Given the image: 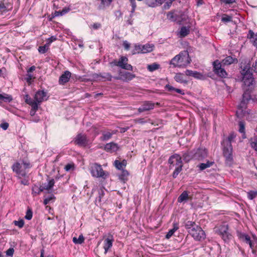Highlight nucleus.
<instances>
[{"instance_id": "31", "label": "nucleus", "mask_w": 257, "mask_h": 257, "mask_svg": "<svg viewBox=\"0 0 257 257\" xmlns=\"http://www.w3.org/2000/svg\"><path fill=\"white\" fill-rule=\"evenodd\" d=\"M154 45L153 44H146L142 46V53L150 52L153 50Z\"/></svg>"}, {"instance_id": "32", "label": "nucleus", "mask_w": 257, "mask_h": 257, "mask_svg": "<svg viewBox=\"0 0 257 257\" xmlns=\"http://www.w3.org/2000/svg\"><path fill=\"white\" fill-rule=\"evenodd\" d=\"M13 98L11 95L3 93H0V101L6 102H10L12 100Z\"/></svg>"}, {"instance_id": "26", "label": "nucleus", "mask_w": 257, "mask_h": 257, "mask_svg": "<svg viewBox=\"0 0 257 257\" xmlns=\"http://www.w3.org/2000/svg\"><path fill=\"white\" fill-rule=\"evenodd\" d=\"M117 149H118V147H117V144H116L113 142L106 144L104 147V149L107 152H110V151L115 152V151H117Z\"/></svg>"}, {"instance_id": "11", "label": "nucleus", "mask_w": 257, "mask_h": 257, "mask_svg": "<svg viewBox=\"0 0 257 257\" xmlns=\"http://www.w3.org/2000/svg\"><path fill=\"white\" fill-rule=\"evenodd\" d=\"M74 143L80 147H85L88 144L86 136L81 134H78L74 139Z\"/></svg>"}, {"instance_id": "61", "label": "nucleus", "mask_w": 257, "mask_h": 257, "mask_svg": "<svg viewBox=\"0 0 257 257\" xmlns=\"http://www.w3.org/2000/svg\"><path fill=\"white\" fill-rule=\"evenodd\" d=\"M7 11V7L4 3H0V12H5Z\"/></svg>"}, {"instance_id": "55", "label": "nucleus", "mask_w": 257, "mask_h": 257, "mask_svg": "<svg viewBox=\"0 0 257 257\" xmlns=\"http://www.w3.org/2000/svg\"><path fill=\"white\" fill-rule=\"evenodd\" d=\"M55 196H54V195H51L50 196L47 197V198H46L44 200V204L45 205H47L48 204V203H49L50 201L54 199H55Z\"/></svg>"}, {"instance_id": "51", "label": "nucleus", "mask_w": 257, "mask_h": 257, "mask_svg": "<svg viewBox=\"0 0 257 257\" xmlns=\"http://www.w3.org/2000/svg\"><path fill=\"white\" fill-rule=\"evenodd\" d=\"M27 98L26 99V102L29 104L32 107L33 106L34 104H38L37 101L35 100H33L32 98L30 97H28V95H27Z\"/></svg>"}, {"instance_id": "48", "label": "nucleus", "mask_w": 257, "mask_h": 257, "mask_svg": "<svg viewBox=\"0 0 257 257\" xmlns=\"http://www.w3.org/2000/svg\"><path fill=\"white\" fill-rule=\"evenodd\" d=\"M114 166L115 167V168L119 170H122L123 169V167H122L121 165V163L118 160H115L114 162Z\"/></svg>"}, {"instance_id": "45", "label": "nucleus", "mask_w": 257, "mask_h": 257, "mask_svg": "<svg viewBox=\"0 0 257 257\" xmlns=\"http://www.w3.org/2000/svg\"><path fill=\"white\" fill-rule=\"evenodd\" d=\"M13 223L16 226H18L20 228H22L24 225V221L22 219H21L18 221L15 220L14 221Z\"/></svg>"}, {"instance_id": "29", "label": "nucleus", "mask_w": 257, "mask_h": 257, "mask_svg": "<svg viewBox=\"0 0 257 257\" xmlns=\"http://www.w3.org/2000/svg\"><path fill=\"white\" fill-rule=\"evenodd\" d=\"M179 228L178 223L177 222L173 223V228L169 230L166 235V238L169 239L174 233V232Z\"/></svg>"}, {"instance_id": "33", "label": "nucleus", "mask_w": 257, "mask_h": 257, "mask_svg": "<svg viewBox=\"0 0 257 257\" xmlns=\"http://www.w3.org/2000/svg\"><path fill=\"white\" fill-rule=\"evenodd\" d=\"M214 162L207 161L205 163H201L198 167L199 168L200 171H203L205 169L209 168L213 165Z\"/></svg>"}, {"instance_id": "1", "label": "nucleus", "mask_w": 257, "mask_h": 257, "mask_svg": "<svg viewBox=\"0 0 257 257\" xmlns=\"http://www.w3.org/2000/svg\"><path fill=\"white\" fill-rule=\"evenodd\" d=\"M235 137L236 136L234 133H231L221 143L223 146V154L225 158V162L229 165H231L233 161L231 142Z\"/></svg>"}, {"instance_id": "39", "label": "nucleus", "mask_w": 257, "mask_h": 257, "mask_svg": "<svg viewBox=\"0 0 257 257\" xmlns=\"http://www.w3.org/2000/svg\"><path fill=\"white\" fill-rule=\"evenodd\" d=\"M112 134L109 132H103L102 136L100 138V140L103 141H107L112 137Z\"/></svg>"}, {"instance_id": "23", "label": "nucleus", "mask_w": 257, "mask_h": 257, "mask_svg": "<svg viewBox=\"0 0 257 257\" xmlns=\"http://www.w3.org/2000/svg\"><path fill=\"white\" fill-rule=\"evenodd\" d=\"M174 78L176 82L179 83L187 84L188 82L185 78L184 74L182 73H176Z\"/></svg>"}, {"instance_id": "49", "label": "nucleus", "mask_w": 257, "mask_h": 257, "mask_svg": "<svg viewBox=\"0 0 257 257\" xmlns=\"http://www.w3.org/2000/svg\"><path fill=\"white\" fill-rule=\"evenodd\" d=\"M250 144L251 148H253L255 151H257V139H254L253 140L251 139Z\"/></svg>"}, {"instance_id": "4", "label": "nucleus", "mask_w": 257, "mask_h": 257, "mask_svg": "<svg viewBox=\"0 0 257 257\" xmlns=\"http://www.w3.org/2000/svg\"><path fill=\"white\" fill-rule=\"evenodd\" d=\"M170 161L172 163H175V169L172 174L173 178H177L179 173L182 171L183 167V162L182 158L179 155L174 154L170 156Z\"/></svg>"}, {"instance_id": "64", "label": "nucleus", "mask_w": 257, "mask_h": 257, "mask_svg": "<svg viewBox=\"0 0 257 257\" xmlns=\"http://www.w3.org/2000/svg\"><path fill=\"white\" fill-rule=\"evenodd\" d=\"M101 27V24H100V23H94V24L92 25V28H93V29H94V30L98 29H99Z\"/></svg>"}, {"instance_id": "3", "label": "nucleus", "mask_w": 257, "mask_h": 257, "mask_svg": "<svg viewBox=\"0 0 257 257\" xmlns=\"http://www.w3.org/2000/svg\"><path fill=\"white\" fill-rule=\"evenodd\" d=\"M250 65L249 64H247L241 71V74L242 75V80L244 84L247 86L252 85L254 81Z\"/></svg>"}, {"instance_id": "54", "label": "nucleus", "mask_w": 257, "mask_h": 257, "mask_svg": "<svg viewBox=\"0 0 257 257\" xmlns=\"http://www.w3.org/2000/svg\"><path fill=\"white\" fill-rule=\"evenodd\" d=\"M57 40V38L56 36H51L50 38H49L46 42V44L48 45L49 46L50 45V44L54 41H56Z\"/></svg>"}, {"instance_id": "6", "label": "nucleus", "mask_w": 257, "mask_h": 257, "mask_svg": "<svg viewBox=\"0 0 257 257\" xmlns=\"http://www.w3.org/2000/svg\"><path fill=\"white\" fill-rule=\"evenodd\" d=\"M193 238L197 241H201L205 239L206 235L204 230L202 228L197 226L196 227H193V229L189 230V233Z\"/></svg>"}, {"instance_id": "35", "label": "nucleus", "mask_w": 257, "mask_h": 257, "mask_svg": "<svg viewBox=\"0 0 257 257\" xmlns=\"http://www.w3.org/2000/svg\"><path fill=\"white\" fill-rule=\"evenodd\" d=\"M188 199V194L187 191H183L178 198V202L181 203L186 201Z\"/></svg>"}, {"instance_id": "47", "label": "nucleus", "mask_w": 257, "mask_h": 257, "mask_svg": "<svg viewBox=\"0 0 257 257\" xmlns=\"http://www.w3.org/2000/svg\"><path fill=\"white\" fill-rule=\"evenodd\" d=\"M33 216V212L30 208H29L26 212V214L25 216V219L27 220H31Z\"/></svg>"}, {"instance_id": "59", "label": "nucleus", "mask_w": 257, "mask_h": 257, "mask_svg": "<svg viewBox=\"0 0 257 257\" xmlns=\"http://www.w3.org/2000/svg\"><path fill=\"white\" fill-rule=\"evenodd\" d=\"M250 70L257 73V59L253 63L252 68H250Z\"/></svg>"}, {"instance_id": "21", "label": "nucleus", "mask_w": 257, "mask_h": 257, "mask_svg": "<svg viewBox=\"0 0 257 257\" xmlns=\"http://www.w3.org/2000/svg\"><path fill=\"white\" fill-rule=\"evenodd\" d=\"M165 0H144L145 3L149 7L155 8L161 5Z\"/></svg>"}, {"instance_id": "34", "label": "nucleus", "mask_w": 257, "mask_h": 257, "mask_svg": "<svg viewBox=\"0 0 257 257\" xmlns=\"http://www.w3.org/2000/svg\"><path fill=\"white\" fill-rule=\"evenodd\" d=\"M189 32L190 30L189 28L183 26L181 27L179 32L180 36L182 38L185 37L189 34Z\"/></svg>"}, {"instance_id": "36", "label": "nucleus", "mask_w": 257, "mask_h": 257, "mask_svg": "<svg viewBox=\"0 0 257 257\" xmlns=\"http://www.w3.org/2000/svg\"><path fill=\"white\" fill-rule=\"evenodd\" d=\"M198 225L196 224L195 222L191 221H187L185 223V227L186 229L188 230V232L189 233V230L193 229V227H196Z\"/></svg>"}, {"instance_id": "58", "label": "nucleus", "mask_w": 257, "mask_h": 257, "mask_svg": "<svg viewBox=\"0 0 257 257\" xmlns=\"http://www.w3.org/2000/svg\"><path fill=\"white\" fill-rule=\"evenodd\" d=\"M122 69L127 70H133V66L131 64H127L126 62L125 65L122 67Z\"/></svg>"}, {"instance_id": "18", "label": "nucleus", "mask_w": 257, "mask_h": 257, "mask_svg": "<svg viewBox=\"0 0 257 257\" xmlns=\"http://www.w3.org/2000/svg\"><path fill=\"white\" fill-rule=\"evenodd\" d=\"M155 103L150 101H145L141 107L138 109L139 113L153 109L154 108Z\"/></svg>"}, {"instance_id": "50", "label": "nucleus", "mask_w": 257, "mask_h": 257, "mask_svg": "<svg viewBox=\"0 0 257 257\" xmlns=\"http://www.w3.org/2000/svg\"><path fill=\"white\" fill-rule=\"evenodd\" d=\"M239 133H244L245 131V122L243 121H240L238 123Z\"/></svg>"}, {"instance_id": "37", "label": "nucleus", "mask_w": 257, "mask_h": 257, "mask_svg": "<svg viewBox=\"0 0 257 257\" xmlns=\"http://www.w3.org/2000/svg\"><path fill=\"white\" fill-rule=\"evenodd\" d=\"M128 59L125 56H121L119 58V59L117 63V66L120 67L121 68H122V67L127 62Z\"/></svg>"}, {"instance_id": "40", "label": "nucleus", "mask_w": 257, "mask_h": 257, "mask_svg": "<svg viewBox=\"0 0 257 257\" xmlns=\"http://www.w3.org/2000/svg\"><path fill=\"white\" fill-rule=\"evenodd\" d=\"M160 65L157 63H153L150 65H148L147 67L148 70L150 72H153L156 70H157L160 68Z\"/></svg>"}, {"instance_id": "15", "label": "nucleus", "mask_w": 257, "mask_h": 257, "mask_svg": "<svg viewBox=\"0 0 257 257\" xmlns=\"http://www.w3.org/2000/svg\"><path fill=\"white\" fill-rule=\"evenodd\" d=\"M185 15L183 13L174 14L172 12H169L167 14V18L168 19L173 21H180V18L182 20L185 19Z\"/></svg>"}, {"instance_id": "27", "label": "nucleus", "mask_w": 257, "mask_h": 257, "mask_svg": "<svg viewBox=\"0 0 257 257\" xmlns=\"http://www.w3.org/2000/svg\"><path fill=\"white\" fill-rule=\"evenodd\" d=\"M128 175L129 173L127 170H122L121 173L118 175V178L120 181L125 183L128 180Z\"/></svg>"}, {"instance_id": "9", "label": "nucleus", "mask_w": 257, "mask_h": 257, "mask_svg": "<svg viewBox=\"0 0 257 257\" xmlns=\"http://www.w3.org/2000/svg\"><path fill=\"white\" fill-rule=\"evenodd\" d=\"M228 225H221L216 230L217 233L221 237L224 241H228L231 237V235L228 231Z\"/></svg>"}, {"instance_id": "14", "label": "nucleus", "mask_w": 257, "mask_h": 257, "mask_svg": "<svg viewBox=\"0 0 257 257\" xmlns=\"http://www.w3.org/2000/svg\"><path fill=\"white\" fill-rule=\"evenodd\" d=\"M12 168L14 172L21 177H25L27 174L26 171L22 169V166L19 162L14 163Z\"/></svg>"}, {"instance_id": "30", "label": "nucleus", "mask_w": 257, "mask_h": 257, "mask_svg": "<svg viewBox=\"0 0 257 257\" xmlns=\"http://www.w3.org/2000/svg\"><path fill=\"white\" fill-rule=\"evenodd\" d=\"M165 88L169 92H172L173 91H174L181 95H184L185 93L184 92V91L183 90H181L179 88H176L174 87L173 86L169 85L167 84Z\"/></svg>"}, {"instance_id": "62", "label": "nucleus", "mask_w": 257, "mask_h": 257, "mask_svg": "<svg viewBox=\"0 0 257 257\" xmlns=\"http://www.w3.org/2000/svg\"><path fill=\"white\" fill-rule=\"evenodd\" d=\"M54 184L55 181L53 179L50 180L48 183H47V184L48 185V188H50V189H51L54 186Z\"/></svg>"}, {"instance_id": "60", "label": "nucleus", "mask_w": 257, "mask_h": 257, "mask_svg": "<svg viewBox=\"0 0 257 257\" xmlns=\"http://www.w3.org/2000/svg\"><path fill=\"white\" fill-rule=\"evenodd\" d=\"M9 124L6 122L2 123L0 124V127L1 128H2L5 131H6L8 129V128L9 127Z\"/></svg>"}, {"instance_id": "46", "label": "nucleus", "mask_w": 257, "mask_h": 257, "mask_svg": "<svg viewBox=\"0 0 257 257\" xmlns=\"http://www.w3.org/2000/svg\"><path fill=\"white\" fill-rule=\"evenodd\" d=\"M184 160L186 162L189 161L190 160L193 159V158L191 156V151L189 152L184 153L183 155Z\"/></svg>"}, {"instance_id": "22", "label": "nucleus", "mask_w": 257, "mask_h": 257, "mask_svg": "<svg viewBox=\"0 0 257 257\" xmlns=\"http://www.w3.org/2000/svg\"><path fill=\"white\" fill-rule=\"evenodd\" d=\"M251 96L249 92L246 91L242 95V99L239 104L240 107H244L248 101L250 99Z\"/></svg>"}, {"instance_id": "57", "label": "nucleus", "mask_w": 257, "mask_h": 257, "mask_svg": "<svg viewBox=\"0 0 257 257\" xmlns=\"http://www.w3.org/2000/svg\"><path fill=\"white\" fill-rule=\"evenodd\" d=\"M14 253V249L12 247L9 248L6 251V254L8 256H12L13 255Z\"/></svg>"}, {"instance_id": "10", "label": "nucleus", "mask_w": 257, "mask_h": 257, "mask_svg": "<svg viewBox=\"0 0 257 257\" xmlns=\"http://www.w3.org/2000/svg\"><path fill=\"white\" fill-rule=\"evenodd\" d=\"M119 75V76H115L113 78L116 80H122L123 81L128 82L136 77L135 74L128 72L120 71Z\"/></svg>"}, {"instance_id": "2", "label": "nucleus", "mask_w": 257, "mask_h": 257, "mask_svg": "<svg viewBox=\"0 0 257 257\" xmlns=\"http://www.w3.org/2000/svg\"><path fill=\"white\" fill-rule=\"evenodd\" d=\"M191 60L188 52L183 51L172 59L170 64L174 67L183 68L190 64Z\"/></svg>"}, {"instance_id": "42", "label": "nucleus", "mask_w": 257, "mask_h": 257, "mask_svg": "<svg viewBox=\"0 0 257 257\" xmlns=\"http://www.w3.org/2000/svg\"><path fill=\"white\" fill-rule=\"evenodd\" d=\"M257 197V191L251 190L247 192V197L250 200H252Z\"/></svg>"}, {"instance_id": "17", "label": "nucleus", "mask_w": 257, "mask_h": 257, "mask_svg": "<svg viewBox=\"0 0 257 257\" xmlns=\"http://www.w3.org/2000/svg\"><path fill=\"white\" fill-rule=\"evenodd\" d=\"M46 95L47 93L44 90H38L35 94V100L37 101V103H41L44 100L47 99Z\"/></svg>"}, {"instance_id": "25", "label": "nucleus", "mask_w": 257, "mask_h": 257, "mask_svg": "<svg viewBox=\"0 0 257 257\" xmlns=\"http://www.w3.org/2000/svg\"><path fill=\"white\" fill-rule=\"evenodd\" d=\"M247 38L251 40L254 46L257 47V33L255 34L251 30H249Z\"/></svg>"}, {"instance_id": "16", "label": "nucleus", "mask_w": 257, "mask_h": 257, "mask_svg": "<svg viewBox=\"0 0 257 257\" xmlns=\"http://www.w3.org/2000/svg\"><path fill=\"white\" fill-rule=\"evenodd\" d=\"M237 235L239 239L245 242L246 243L248 244L251 248H253V243L250 239V236L248 234L244 233L238 232Z\"/></svg>"}, {"instance_id": "8", "label": "nucleus", "mask_w": 257, "mask_h": 257, "mask_svg": "<svg viewBox=\"0 0 257 257\" xmlns=\"http://www.w3.org/2000/svg\"><path fill=\"white\" fill-rule=\"evenodd\" d=\"M90 173L92 176L95 177H102L105 178L106 177L105 172L103 171L100 165L97 163H94L91 167Z\"/></svg>"}, {"instance_id": "5", "label": "nucleus", "mask_w": 257, "mask_h": 257, "mask_svg": "<svg viewBox=\"0 0 257 257\" xmlns=\"http://www.w3.org/2000/svg\"><path fill=\"white\" fill-rule=\"evenodd\" d=\"M208 150L204 147L194 149L191 151V156L193 160L202 161L207 156Z\"/></svg>"}, {"instance_id": "44", "label": "nucleus", "mask_w": 257, "mask_h": 257, "mask_svg": "<svg viewBox=\"0 0 257 257\" xmlns=\"http://www.w3.org/2000/svg\"><path fill=\"white\" fill-rule=\"evenodd\" d=\"M40 191L39 190V187L36 185H34L32 189V194L33 196H36L40 194Z\"/></svg>"}, {"instance_id": "56", "label": "nucleus", "mask_w": 257, "mask_h": 257, "mask_svg": "<svg viewBox=\"0 0 257 257\" xmlns=\"http://www.w3.org/2000/svg\"><path fill=\"white\" fill-rule=\"evenodd\" d=\"M22 162L25 169H29L32 166L29 161L23 160Z\"/></svg>"}, {"instance_id": "20", "label": "nucleus", "mask_w": 257, "mask_h": 257, "mask_svg": "<svg viewBox=\"0 0 257 257\" xmlns=\"http://www.w3.org/2000/svg\"><path fill=\"white\" fill-rule=\"evenodd\" d=\"M71 73L69 71H65L59 77V83L63 85L68 82L71 77Z\"/></svg>"}, {"instance_id": "12", "label": "nucleus", "mask_w": 257, "mask_h": 257, "mask_svg": "<svg viewBox=\"0 0 257 257\" xmlns=\"http://www.w3.org/2000/svg\"><path fill=\"white\" fill-rule=\"evenodd\" d=\"M184 73L186 76H192L197 79L205 80L206 79L205 75L203 73L196 71H192L191 70L187 69L184 72Z\"/></svg>"}, {"instance_id": "63", "label": "nucleus", "mask_w": 257, "mask_h": 257, "mask_svg": "<svg viewBox=\"0 0 257 257\" xmlns=\"http://www.w3.org/2000/svg\"><path fill=\"white\" fill-rule=\"evenodd\" d=\"M172 4L169 1H168L164 5L163 8L165 10H168L170 8Z\"/></svg>"}, {"instance_id": "19", "label": "nucleus", "mask_w": 257, "mask_h": 257, "mask_svg": "<svg viewBox=\"0 0 257 257\" xmlns=\"http://www.w3.org/2000/svg\"><path fill=\"white\" fill-rule=\"evenodd\" d=\"M91 76L93 79H98L99 77L105 79L108 81H111L112 76L109 73H93Z\"/></svg>"}, {"instance_id": "38", "label": "nucleus", "mask_w": 257, "mask_h": 257, "mask_svg": "<svg viewBox=\"0 0 257 257\" xmlns=\"http://www.w3.org/2000/svg\"><path fill=\"white\" fill-rule=\"evenodd\" d=\"M72 240L75 244H81L84 241V237L82 234H81L78 238L76 237H73Z\"/></svg>"}, {"instance_id": "24", "label": "nucleus", "mask_w": 257, "mask_h": 257, "mask_svg": "<svg viewBox=\"0 0 257 257\" xmlns=\"http://www.w3.org/2000/svg\"><path fill=\"white\" fill-rule=\"evenodd\" d=\"M237 62L238 60L237 58H233L230 56H227L222 61V63L224 65H229L233 63H237Z\"/></svg>"}, {"instance_id": "53", "label": "nucleus", "mask_w": 257, "mask_h": 257, "mask_svg": "<svg viewBox=\"0 0 257 257\" xmlns=\"http://www.w3.org/2000/svg\"><path fill=\"white\" fill-rule=\"evenodd\" d=\"M38 104H34L33 106L32 107V109L30 111V115L31 116L35 115L36 111L38 110Z\"/></svg>"}, {"instance_id": "52", "label": "nucleus", "mask_w": 257, "mask_h": 257, "mask_svg": "<svg viewBox=\"0 0 257 257\" xmlns=\"http://www.w3.org/2000/svg\"><path fill=\"white\" fill-rule=\"evenodd\" d=\"M221 21L223 22L227 23L232 21V17L224 15L221 18Z\"/></svg>"}, {"instance_id": "43", "label": "nucleus", "mask_w": 257, "mask_h": 257, "mask_svg": "<svg viewBox=\"0 0 257 257\" xmlns=\"http://www.w3.org/2000/svg\"><path fill=\"white\" fill-rule=\"evenodd\" d=\"M49 47L48 45L45 44L44 46L39 47L38 51L41 54H44L48 51Z\"/></svg>"}, {"instance_id": "28", "label": "nucleus", "mask_w": 257, "mask_h": 257, "mask_svg": "<svg viewBox=\"0 0 257 257\" xmlns=\"http://www.w3.org/2000/svg\"><path fill=\"white\" fill-rule=\"evenodd\" d=\"M105 189L104 187H101L98 190V196L96 199V202L98 201L99 202L104 201L103 197L105 195Z\"/></svg>"}, {"instance_id": "7", "label": "nucleus", "mask_w": 257, "mask_h": 257, "mask_svg": "<svg viewBox=\"0 0 257 257\" xmlns=\"http://www.w3.org/2000/svg\"><path fill=\"white\" fill-rule=\"evenodd\" d=\"M213 71L218 76L221 78H226L227 73L225 69L222 68V65L218 60H216L213 62Z\"/></svg>"}, {"instance_id": "13", "label": "nucleus", "mask_w": 257, "mask_h": 257, "mask_svg": "<svg viewBox=\"0 0 257 257\" xmlns=\"http://www.w3.org/2000/svg\"><path fill=\"white\" fill-rule=\"evenodd\" d=\"M113 241V235L111 234H109L108 237L104 239L103 248L105 254H106L108 250L112 247Z\"/></svg>"}, {"instance_id": "41", "label": "nucleus", "mask_w": 257, "mask_h": 257, "mask_svg": "<svg viewBox=\"0 0 257 257\" xmlns=\"http://www.w3.org/2000/svg\"><path fill=\"white\" fill-rule=\"evenodd\" d=\"M141 47H142V45H136L135 46L134 48L132 51V55H135V54H139V53H142V49L141 48Z\"/></svg>"}]
</instances>
